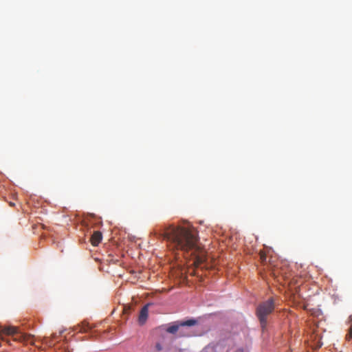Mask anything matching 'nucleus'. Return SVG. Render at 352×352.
I'll use <instances>...</instances> for the list:
<instances>
[{
	"mask_svg": "<svg viewBox=\"0 0 352 352\" xmlns=\"http://www.w3.org/2000/svg\"><path fill=\"white\" fill-rule=\"evenodd\" d=\"M157 238H162L169 243L173 249L185 253L190 252L194 257L193 263L199 267L206 261L204 251L199 245L197 231L192 226H157L152 232Z\"/></svg>",
	"mask_w": 352,
	"mask_h": 352,
	"instance_id": "nucleus-1",
	"label": "nucleus"
},
{
	"mask_svg": "<svg viewBox=\"0 0 352 352\" xmlns=\"http://www.w3.org/2000/svg\"><path fill=\"white\" fill-rule=\"evenodd\" d=\"M274 300L272 298L260 303L256 309V315L260 322L262 330L264 331L267 324V316L274 310Z\"/></svg>",
	"mask_w": 352,
	"mask_h": 352,
	"instance_id": "nucleus-2",
	"label": "nucleus"
},
{
	"mask_svg": "<svg viewBox=\"0 0 352 352\" xmlns=\"http://www.w3.org/2000/svg\"><path fill=\"white\" fill-rule=\"evenodd\" d=\"M3 334L7 335V336H16L14 338V340L15 341H19V342H28L29 340V338H30V336H26L24 335L19 331V329L16 327L13 326H8L2 327L0 325V337L1 339L3 341L6 342L8 344H10V340L5 339L3 337Z\"/></svg>",
	"mask_w": 352,
	"mask_h": 352,
	"instance_id": "nucleus-3",
	"label": "nucleus"
},
{
	"mask_svg": "<svg viewBox=\"0 0 352 352\" xmlns=\"http://www.w3.org/2000/svg\"><path fill=\"white\" fill-rule=\"evenodd\" d=\"M198 324V320L195 318H190L185 321H176L168 327L166 331L171 334H175L179 332V330L182 327H190Z\"/></svg>",
	"mask_w": 352,
	"mask_h": 352,
	"instance_id": "nucleus-4",
	"label": "nucleus"
},
{
	"mask_svg": "<svg viewBox=\"0 0 352 352\" xmlns=\"http://www.w3.org/2000/svg\"><path fill=\"white\" fill-rule=\"evenodd\" d=\"M149 305H150L149 303L145 305L140 310L138 320H139L140 324H144L147 320Z\"/></svg>",
	"mask_w": 352,
	"mask_h": 352,
	"instance_id": "nucleus-5",
	"label": "nucleus"
},
{
	"mask_svg": "<svg viewBox=\"0 0 352 352\" xmlns=\"http://www.w3.org/2000/svg\"><path fill=\"white\" fill-rule=\"evenodd\" d=\"M102 239V233L100 231H95L91 237V243L94 246H97Z\"/></svg>",
	"mask_w": 352,
	"mask_h": 352,
	"instance_id": "nucleus-6",
	"label": "nucleus"
},
{
	"mask_svg": "<svg viewBox=\"0 0 352 352\" xmlns=\"http://www.w3.org/2000/svg\"><path fill=\"white\" fill-rule=\"evenodd\" d=\"M178 336L179 337H191L193 334L190 330L185 329V327H182L179 330Z\"/></svg>",
	"mask_w": 352,
	"mask_h": 352,
	"instance_id": "nucleus-7",
	"label": "nucleus"
},
{
	"mask_svg": "<svg viewBox=\"0 0 352 352\" xmlns=\"http://www.w3.org/2000/svg\"><path fill=\"white\" fill-rule=\"evenodd\" d=\"M155 350L157 351H161L163 350V346L161 343L157 342L155 346Z\"/></svg>",
	"mask_w": 352,
	"mask_h": 352,
	"instance_id": "nucleus-8",
	"label": "nucleus"
},
{
	"mask_svg": "<svg viewBox=\"0 0 352 352\" xmlns=\"http://www.w3.org/2000/svg\"><path fill=\"white\" fill-rule=\"evenodd\" d=\"M260 257H261V260L263 262V261H265V259H266V256H265V254H263V253H262V254H261Z\"/></svg>",
	"mask_w": 352,
	"mask_h": 352,
	"instance_id": "nucleus-9",
	"label": "nucleus"
},
{
	"mask_svg": "<svg viewBox=\"0 0 352 352\" xmlns=\"http://www.w3.org/2000/svg\"><path fill=\"white\" fill-rule=\"evenodd\" d=\"M349 336L350 338H352V327L350 329Z\"/></svg>",
	"mask_w": 352,
	"mask_h": 352,
	"instance_id": "nucleus-10",
	"label": "nucleus"
},
{
	"mask_svg": "<svg viewBox=\"0 0 352 352\" xmlns=\"http://www.w3.org/2000/svg\"><path fill=\"white\" fill-rule=\"evenodd\" d=\"M57 338V336L54 333L52 335V338L56 339Z\"/></svg>",
	"mask_w": 352,
	"mask_h": 352,
	"instance_id": "nucleus-11",
	"label": "nucleus"
},
{
	"mask_svg": "<svg viewBox=\"0 0 352 352\" xmlns=\"http://www.w3.org/2000/svg\"><path fill=\"white\" fill-rule=\"evenodd\" d=\"M322 344L321 343V344H320L319 345H318V346H317V348L321 347Z\"/></svg>",
	"mask_w": 352,
	"mask_h": 352,
	"instance_id": "nucleus-12",
	"label": "nucleus"
},
{
	"mask_svg": "<svg viewBox=\"0 0 352 352\" xmlns=\"http://www.w3.org/2000/svg\"><path fill=\"white\" fill-rule=\"evenodd\" d=\"M49 343H50V344H53V343L51 340L49 342Z\"/></svg>",
	"mask_w": 352,
	"mask_h": 352,
	"instance_id": "nucleus-13",
	"label": "nucleus"
}]
</instances>
